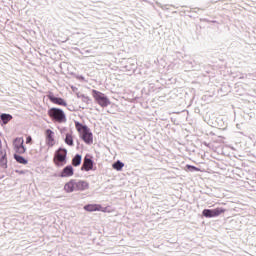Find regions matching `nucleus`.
<instances>
[{
  "mask_svg": "<svg viewBox=\"0 0 256 256\" xmlns=\"http://www.w3.org/2000/svg\"><path fill=\"white\" fill-rule=\"evenodd\" d=\"M89 189V182L85 180L71 179L64 185L66 193H73L75 191H87Z\"/></svg>",
  "mask_w": 256,
  "mask_h": 256,
  "instance_id": "f257e3e1",
  "label": "nucleus"
},
{
  "mask_svg": "<svg viewBox=\"0 0 256 256\" xmlns=\"http://www.w3.org/2000/svg\"><path fill=\"white\" fill-rule=\"evenodd\" d=\"M93 96L95 101H97L98 105H100V107H109V105H111V101L109 100V98H107V96H105V94L97 90H93Z\"/></svg>",
  "mask_w": 256,
  "mask_h": 256,
  "instance_id": "20e7f679",
  "label": "nucleus"
},
{
  "mask_svg": "<svg viewBox=\"0 0 256 256\" xmlns=\"http://www.w3.org/2000/svg\"><path fill=\"white\" fill-rule=\"evenodd\" d=\"M11 119H13V116L11 114L3 113L0 115V121H2L3 125H7V123H9Z\"/></svg>",
  "mask_w": 256,
  "mask_h": 256,
  "instance_id": "ddd939ff",
  "label": "nucleus"
},
{
  "mask_svg": "<svg viewBox=\"0 0 256 256\" xmlns=\"http://www.w3.org/2000/svg\"><path fill=\"white\" fill-rule=\"evenodd\" d=\"M113 169H115L116 171H121V169H123V167H125V164L121 161H116L113 165H112Z\"/></svg>",
  "mask_w": 256,
  "mask_h": 256,
  "instance_id": "dca6fc26",
  "label": "nucleus"
},
{
  "mask_svg": "<svg viewBox=\"0 0 256 256\" xmlns=\"http://www.w3.org/2000/svg\"><path fill=\"white\" fill-rule=\"evenodd\" d=\"M186 168L188 171H200L199 168L195 167V166H192V165H186Z\"/></svg>",
  "mask_w": 256,
  "mask_h": 256,
  "instance_id": "412c9836",
  "label": "nucleus"
},
{
  "mask_svg": "<svg viewBox=\"0 0 256 256\" xmlns=\"http://www.w3.org/2000/svg\"><path fill=\"white\" fill-rule=\"evenodd\" d=\"M75 127L79 133H83V131H85V128H88L87 125H83L80 122H75Z\"/></svg>",
  "mask_w": 256,
  "mask_h": 256,
  "instance_id": "a211bd4d",
  "label": "nucleus"
},
{
  "mask_svg": "<svg viewBox=\"0 0 256 256\" xmlns=\"http://www.w3.org/2000/svg\"><path fill=\"white\" fill-rule=\"evenodd\" d=\"M222 213H225V209L216 208V209H204L202 211V215L207 219H211L213 217H219Z\"/></svg>",
  "mask_w": 256,
  "mask_h": 256,
  "instance_id": "423d86ee",
  "label": "nucleus"
},
{
  "mask_svg": "<svg viewBox=\"0 0 256 256\" xmlns=\"http://www.w3.org/2000/svg\"><path fill=\"white\" fill-rule=\"evenodd\" d=\"M54 163L57 167H63L67 163V149L60 148L55 153Z\"/></svg>",
  "mask_w": 256,
  "mask_h": 256,
  "instance_id": "7ed1b4c3",
  "label": "nucleus"
},
{
  "mask_svg": "<svg viewBox=\"0 0 256 256\" xmlns=\"http://www.w3.org/2000/svg\"><path fill=\"white\" fill-rule=\"evenodd\" d=\"M31 141H33V139L31 138V136H28V137L26 138V143H31Z\"/></svg>",
  "mask_w": 256,
  "mask_h": 256,
  "instance_id": "4be33fe9",
  "label": "nucleus"
},
{
  "mask_svg": "<svg viewBox=\"0 0 256 256\" xmlns=\"http://www.w3.org/2000/svg\"><path fill=\"white\" fill-rule=\"evenodd\" d=\"M81 160H82L81 155L80 154H76L74 156V158L72 159V165L74 167H79V165H81Z\"/></svg>",
  "mask_w": 256,
  "mask_h": 256,
  "instance_id": "2eb2a0df",
  "label": "nucleus"
},
{
  "mask_svg": "<svg viewBox=\"0 0 256 256\" xmlns=\"http://www.w3.org/2000/svg\"><path fill=\"white\" fill-rule=\"evenodd\" d=\"M48 115L53 121H56V123H67V116L62 109L51 108L48 110Z\"/></svg>",
  "mask_w": 256,
  "mask_h": 256,
  "instance_id": "f03ea898",
  "label": "nucleus"
},
{
  "mask_svg": "<svg viewBox=\"0 0 256 256\" xmlns=\"http://www.w3.org/2000/svg\"><path fill=\"white\" fill-rule=\"evenodd\" d=\"M93 169V160L89 156L84 157L81 171H91Z\"/></svg>",
  "mask_w": 256,
  "mask_h": 256,
  "instance_id": "1a4fd4ad",
  "label": "nucleus"
},
{
  "mask_svg": "<svg viewBox=\"0 0 256 256\" xmlns=\"http://www.w3.org/2000/svg\"><path fill=\"white\" fill-rule=\"evenodd\" d=\"M85 211H89L90 213H93V211H101V205L98 204H88L84 206Z\"/></svg>",
  "mask_w": 256,
  "mask_h": 256,
  "instance_id": "f8f14e48",
  "label": "nucleus"
},
{
  "mask_svg": "<svg viewBox=\"0 0 256 256\" xmlns=\"http://www.w3.org/2000/svg\"><path fill=\"white\" fill-rule=\"evenodd\" d=\"M0 167L7 169V158L4 156L0 157Z\"/></svg>",
  "mask_w": 256,
  "mask_h": 256,
  "instance_id": "aec40b11",
  "label": "nucleus"
},
{
  "mask_svg": "<svg viewBox=\"0 0 256 256\" xmlns=\"http://www.w3.org/2000/svg\"><path fill=\"white\" fill-rule=\"evenodd\" d=\"M65 143H66V145L73 147V135L67 133L66 137H65Z\"/></svg>",
  "mask_w": 256,
  "mask_h": 256,
  "instance_id": "f3484780",
  "label": "nucleus"
},
{
  "mask_svg": "<svg viewBox=\"0 0 256 256\" xmlns=\"http://www.w3.org/2000/svg\"><path fill=\"white\" fill-rule=\"evenodd\" d=\"M24 143L25 140L23 139V137H18L14 140L13 147L15 153H18V155H23L24 153H26L27 148L25 147Z\"/></svg>",
  "mask_w": 256,
  "mask_h": 256,
  "instance_id": "39448f33",
  "label": "nucleus"
},
{
  "mask_svg": "<svg viewBox=\"0 0 256 256\" xmlns=\"http://www.w3.org/2000/svg\"><path fill=\"white\" fill-rule=\"evenodd\" d=\"M78 97H79V99H81V101H83V103H86L87 105H89V103H91V98H89V96H85L84 94H81Z\"/></svg>",
  "mask_w": 256,
  "mask_h": 256,
  "instance_id": "6ab92c4d",
  "label": "nucleus"
},
{
  "mask_svg": "<svg viewBox=\"0 0 256 256\" xmlns=\"http://www.w3.org/2000/svg\"><path fill=\"white\" fill-rule=\"evenodd\" d=\"M1 147H2V144H1V140H0V149H1Z\"/></svg>",
  "mask_w": 256,
  "mask_h": 256,
  "instance_id": "5701e85b",
  "label": "nucleus"
},
{
  "mask_svg": "<svg viewBox=\"0 0 256 256\" xmlns=\"http://www.w3.org/2000/svg\"><path fill=\"white\" fill-rule=\"evenodd\" d=\"M73 175H74L73 166L68 165V166L64 167V169L60 173L59 177H62V178L73 177Z\"/></svg>",
  "mask_w": 256,
  "mask_h": 256,
  "instance_id": "9d476101",
  "label": "nucleus"
},
{
  "mask_svg": "<svg viewBox=\"0 0 256 256\" xmlns=\"http://www.w3.org/2000/svg\"><path fill=\"white\" fill-rule=\"evenodd\" d=\"M55 132L51 129L46 130V144L48 147H53L55 145V138H54Z\"/></svg>",
  "mask_w": 256,
  "mask_h": 256,
  "instance_id": "6e6552de",
  "label": "nucleus"
},
{
  "mask_svg": "<svg viewBox=\"0 0 256 256\" xmlns=\"http://www.w3.org/2000/svg\"><path fill=\"white\" fill-rule=\"evenodd\" d=\"M85 131H82V139L86 145H93V133L89 128H84Z\"/></svg>",
  "mask_w": 256,
  "mask_h": 256,
  "instance_id": "0eeeda50",
  "label": "nucleus"
},
{
  "mask_svg": "<svg viewBox=\"0 0 256 256\" xmlns=\"http://www.w3.org/2000/svg\"><path fill=\"white\" fill-rule=\"evenodd\" d=\"M48 99L55 105H62L63 107H67V102H65L63 98H57L54 95H48Z\"/></svg>",
  "mask_w": 256,
  "mask_h": 256,
  "instance_id": "9b49d317",
  "label": "nucleus"
},
{
  "mask_svg": "<svg viewBox=\"0 0 256 256\" xmlns=\"http://www.w3.org/2000/svg\"><path fill=\"white\" fill-rule=\"evenodd\" d=\"M14 159L17 161V163H20L21 165H27L28 161L23 156L14 154Z\"/></svg>",
  "mask_w": 256,
  "mask_h": 256,
  "instance_id": "4468645a",
  "label": "nucleus"
}]
</instances>
